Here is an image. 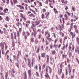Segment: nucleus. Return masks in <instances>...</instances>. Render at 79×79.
<instances>
[{
    "label": "nucleus",
    "instance_id": "nucleus-35",
    "mask_svg": "<svg viewBox=\"0 0 79 79\" xmlns=\"http://www.w3.org/2000/svg\"><path fill=\"white\" fill-rule=\"evenodd\" d=\"M73 23H71L70 24V28H72V29H73Z\"/></svg>",
    "mask_w": 79,
    "mask_h": 79
},
{
    "label": "nucleus",
    "instance_id": "nucleus-57",
    "mask_svg": "<svg viewBox=\"0 0 79 79\" xmlns=\"http://www.w3.org/2000/svg\"><path fill=\"white\" fill-rule=\"evenodd\" d=\"M64 74H62V76L61 78L62 79H64Z\"/></svg>",
    "mask_w": 79,
    "mask_h": 79
},
{
    "label": "nucleus",
    "instance_id": "nucleus-37",
    "mask_svg": "<svg viewBox=\"0 0 79 79\" xmlns=\"http://www.w3.org/2000/svg\"><path fill=\"white\" fill-rule=\"evenodd\" d=\"M69 58H70V57H71V55H72V53H71V52H69Z\"/></svg>",
    "mask_w": 79,
    "mask_h": 79
},
{
    "label": "nucleus",
    "instance_id": "nucleus-43",
    "mask_svg": "<svg viewBox=\"0 0 79 79\" xmlns=\"http://www.w3.org/2000/svg\"><path fill=\"white\" fill-rule=\"evenodd\" d=\"M75 32L77 34H79V30H78V29H75Z\"/></svg>",
    "mask_w": 79,
    "mask_h": 79
},
{
    "label": "nucleus",
    "instance_id": "nucleus-49",
    "mask_svg": "<svg viewBox=\"0 0 79 79\" xmlns=\"http://www.w3.org/2000/svg\"><path fill=\"white\" fill-rule=\"evenodd\" d=\"M26 23H28V24H30L31 23V21L29 20H28L27 21Z\"/></svg>",
    "mask_w": 79,
    "mask_h": 79
},
{
    "label": "nucleus",
    "instance_id": "nucleus-6",
    "mask_svg": "<svg viewBox=\"0 0 79 79\" xmlns=\"http://www.w3.org/2000/svg\"><path fill=\"white\" fill-rule=\"evenodd\" d=\"M27 63L28 65V66L30 67V69H31V60H30V59H28V60Z\"/></svg>",
    "mask_w": 79,
    "mask_h": 79
},
{
    "label": "nucleus",
    "instance_id": "nucleus-23",
    "mask_svg": "<svg viewBox=\"0 0 79 79\" xmlns=\"http://www.w3.org/2000/svg\"><path fill=\"white\" fill-rule=\"evenodd\" d=\"M45 53L44 52L42 53L41 54V56L43 57V58H45Z\"/></svg>",
    "mask_w": 79,
    "mask_h": 79
},
{
    "label": "nucleus",
    "instance_id": "nucleus-52",
    "mask_svg": "<svg viewBox=\"0 0 79 79\" xmlns=\"http://www.w3.org/2000/svg\"><path fill=\"white\" fill-rule=\"evenodd\" d=\"M53 27H52L51 28V32H54V31H53Z\"/></svg>",
    "mask_w": 79,
    "mask_h": 79
},
{
    "label": "nucleus",
    "instance_id": "nucleus-46",
    "mask_svg": "<svg viewBox=\"0 0 79 79\" xmlns=\"http://www.w3.org/2000/svg\"><path fill=\"white\" fill-rule=\"evenodd\" d=\"M26 34L27 35V36H29V35H30V33H29V32H27Z\"/></svg>",
    "mask_w": 79,
    "mask_h": 79
},
{
    "label": "nucleus",
    "instance_id": "nucleus-1",
    "mask_svg": "<svg viewBox=\"0 0 79 79\" xmlns=\"http://www.w3.org/2000/svg\"><path fill=\"white\" fill-rule=\"evenodd\" d=\"M60 69H58V74L59 75H61L62 73V70H63V66L62 65V63H60Z\"/></svg>",
    "mask_w": 79,
    "mask_h": 79
},
{
    "label": "nucleus",
    "instance_id": "nucleus-29",
    "mask_svg": "<svg viewBox=\"0 0 79 79\" xmlns=\"http://www.w3.org/2000/svg\"><path fill=\"white\" fill-rule=\"evenodd\" d=\"M67 61L68 63H69V62H70V60H69V58H67Z\"/></svg>",
    "mask_w": 79,
    "mask_h": 79
},
{
    "label": "nucleus",
    "instance_id": "nucleus-40",
    "mask_svg": "<svg viewBox=\"0 0 79 79\" xmlns=\"http://www.w3.org/2000/svg\"><path fill=\"white\" fill-rule=\"evenodd\" d=\"M3 31H2V30L0 29V34H3Z\"/></svg>",
    "mask_w": 79,
    "mask_h": 79
},
{
    "label": "nucleus",
    "instance_id": "nucleus-36",
    "mask_svg": "<svg viewBox=\"0 0 79 79\" xmlns=\"http://www.w3.org/2000/svg\"><path fill=\"white\" fill-rule=\"evenodd\" d=\"M12 71L14 74L16 73V71H15V70L13 69H12Z\"/></svg>",
    "mask_w": 79,
    "mask_h": 79
},
{
    "label": "nucleus",
    "instance_id": "nucleus-53",
    "mask_svg": "<svg viewBox=\"0 0 79 79\" xmlns=\"http://www.w3.org/2000/svg\"><path fill=\"white\" fill-rule=\"evenodd\" d=\"M65 48V46L64 45L63 48H61V49H62V50H64Z\"/></svg>",
    "mask_w": 79,
    "mask_h": 79
},
{
    "label": "nucleus",
    "instance_id": "nucleus-41",
    "mask_svg": "<svg viewBox=\"0 0 79 79\" xmlns=\"http://www.w3.org/2000/svg\"><path fill=\"white\" fill-rule=\"evenodd\" d=\"M58 27H59V28H60L61 29H63V28H62L61 26V25L58 24Z\"/></svg>",
    "mask_w": 79,
    "mask_h": 79
},
{
    "label": "nucleus",
    "instance_id": "nucleus-11",
    "mask_svg": "<svg viewBox=\"0 0 79 79\" xmlns=\"http://www.w3.org/2000/svg\"><path fill=\"white\" fill-rule=\"evenodd\" d=\"M40 23V21L38 22L37 21H36L34 23H35V26H37V25H39Z\"/></svg>",
    "mask_w": 79,
    "mask_h": 79
},
{
    "label": "nucleus",
    "instance_id": "nucleus-51",
    "mask_svg": "<svg viewBox=\"0 0 79 79\" xmlns=\"http://www.w3.org/2000/svg\"><path fill=\"white\" fill-rule=\"evenodd\" d=\"M57 41H58V38H56L54 41V44H56Z\"/></svg>",
    "mask_w": 79,
    "mask_h": 79
},
{
    "label": "nucleus",
    "instance_id": "nucleus-63",
    "mask_svg": "<svg viewBox=\"0 0 79 79\" xmlns=\"http://www.w3.org/2000/svg\"><path fill=\"white\" fill-rule=\"evenodd\" d=\"M77 42H79V38H78V37H77Z\"/></svg>",
    "mask_w": 79,
    "mask_h": 79
},
{
    "label": "nucleus",
    "instance_id": "nucleus-9",
    "mask_svg": "<svg viewBox=\"0 0 79 79\" xmlns=\"http://www.w3.org/2000/svg\"><path fill=\"white\" fill-rule=\"evenodd\" d=\"M9 74H10V75H11L12 77H14V75H13V73L11 72V70H9Z\"/></svg>",
    "mask_w": 79,
    "mask_h": 79
},
{
    "label": "nucleus",
    "instance_id": "nucleus-30",
    "mask_svg": "<svg viewBox=\"0 0 79 79\" xmlns=\"http://www.w3.org/2000/svg\"><path fill=\"white\" fill-rule=\"evenodd\" d=\"M74 74H72L70 77V79H73V78H74Z\"/></svg>",
    "mask_w": 79,
    "mask_h": 79
},
{
    "label": "nucleus",
    "instance_id": "nucleus-28",
    "mask_svg": "<svg viewBox=\"0 0 79 79\" xmlns=\"http://www.w3.org/2000/svg\"><path fill=\"white\" fill-rule=\"evenodd\" d=\"M49 37H50V34L48 33V36H46V39H47L48 40V39H49Z\"/></svg>",
    "mask_w": 79,
    "mask_h": 79
},
{
    "label": "nucleus",
    "instance_id": "nucleus-61",
    "mask_svg": "<svg viewBox=\"0 0 79 79\" xmlns=\"http://www.w3.org/2000/svg\"><path fill=\"white\" fill-rule=\"evenodd\" d=\"M61 44H59L58 46V49L60 48L61 47Z\"/></svg>",
    "mask_w": 79,
    "mask_h": 79
},
{
    "label": "nucleus",
    "instance_id": "nucleus-15",
    "mask_svg": "<svg viewBox=\"0 0 79 79\" xmlns=\"http://www.w3.org/2000/svg\"><path fill=\"white\" fill-rule=\"evenodd\" d=\"M5 20L7 22H9L10 21V18L8 16L6 17L5 18Z\"/></svg>",
    "mask_w": 79,
    "mask_h": 79
},
{
    "label": "nucleus",
    "instance_id": "nucleus-34",
    "mask_svg": "<svg viewBox=\"0 0 79 79\" xmlns=\"http://www.w3.org/2000/svg\"><path fill=\"white\" fill-rule=\"evenodd\" d=\"M39 70L40 71H41V66H40V64H39Z\"/></svg>",
    "mask_w": 79,
    "mask_h": 79
},
{
    "label": "nucleus",
    "instance_id": "nucleus-22",
    "mask_svg": "<svg viewBox=\"0 0 79 79\" xmlns=\"http://www.w3.org/2000/svg\"><path fill=\"white\" fill-rule=\"evenodd\" d=\"M10 35L11 36V38H10V39H12V40H14L13 39V33H11L10 34Z\"/></svg>",
    "mask_w": 79,
    "mask_h": 79
},
{
    "label": "nucleus",
    "instance_id": "nucleus-54",
    "mask_svg": "<svg viewBox=\"0 0 79 79\" xmlns=\"http://www.w3.org/2000/svg\"><path fill=\"white\" fill-rule=\"evenodd\" d=\"M10 52V51L8 50H7L6 53V55H5V56H6V55H7V54H8V52Z\"/></svg>",
    "mask_w": 79,
    "mask_h": 79
},
{
    "label": "nucleus",
    "instance_id": "nucleus-5",
    "mask_svg": "<svg viewBox=\"0 0 79 79\" xmlns=\"http://www.w3.org/2000/svg\"><path fill=\"white\" fill-rule=\"evenodd\" d=\"M75 52L77 53H78V54H79V47L77 46H76Z\"/></svg>",
    "mask_w": 79,
    "mask_h": 79
},
{
    "label": "nucleus",
    "instance_id": "nucleus-48",
    "mask_svg": "<svg viewBox=\"0 0 79 79\" xmlns=\"http://www.w3.org/2000/svg\"><path fill=\"white\" fill-rule=\"evenodd\" d=\"M16 66L19 68V64L18 63H16Z\"/></svg>",
    "mask_w": 79,
    "mask_h": 79
},
{
    "label": "nucleus",
    "instance_id": "nucleus-38",
    "mask_svg": "<svg viewBox=\"0 0 79 79\" xmlns=\"http://www.w3.org/2000/svg\"><path fill=\"white\" fill-rule=\"evenodd\" d=\"M15 4H16V3H18V1L16 0H13Z\"/></svg>",
    "mask_w": 79,
    "mask_h": 79
},
{
    "label": "nucleus",
    "instance_id": "nucleus-39",
    "mask_svg": "<svg viewBox=\"0 0 79 79\" xmlns=\"http://www.w3.org/2000/svg\"><path fill=\"white\" fill-rule=\"evenodd\" d=\"M66 13H67V14H68L69 16H70V15H71L70 13H69V12H68V11H67Z\"/></svg>",
    "mask_w": 79,
    "mask_h": 79
},
{
    "label": "nucleus",
    "instance_id": "nucleus-32",
    "mask_svg": "<svg viewBox=\"0 0 79 79\" xmlns=\"http://www.w3.org/2000/svg\"><path fill=\"white\" fill-rule=\"evenodd\" d=\"M49 2H50V3H52V1L53 2V3H55V1L54 0H48Z\"/></svg>",
    "mask_w": 79,
    "mask_h": 79
},
{
    "label": "nucleus",
    "instance_id": "nucleus-44",
    "mask_svg": "<svg viewBox=\"0 0 79 79\" xmlns=\"http://www.w3.org/2000/svg\"><path fill=\"white\" fill-rule=\"evenodd\" d=\"M73 48H72V50L73 52H74V45H73L72 46Z\"/></svg>",
    "mask_w": 79,
    "mask_h": 79
},
{
    "label": "nucleus",
    "instance_id": "nucleus-45",
    "mask_svg": "<svg viewBox=\"0 0 79 79\" xmlns=\"http://www.w3.org/2000/svg\"><path fill=\"white\" fill-rule=\"evenodd\" d=\"M72 10H73V11H76V10H75V8L73 7V6L72 7Z\"/></svg>",
    "mask_w": 79,
    "mask_h": 79
},
{
    "label": "nucleus",
    "instance_id": "nucleus-33",
    "mask_svg": "<svg viewBox=\"0 0 79 79\" xmlns=\"http://www.w3.org/2000/svg\"><path fill=\"white\" fill-rule=\"evenodd\" d=\"M40 50V47H39V48H37V51L36 52L37 53H39V52Z\"/></svg>",
    "mask_w": 79,
    "mask_h": 79
},
{
    "label": "nucleus",
    "instance_id": "nucleus-24",
    "mask_svg": "<svg viewBox=\"0 0 79 79\" xmlns=\"http://www.w3.org/2000/svg\"><path fill=\"white\" fill-rule=\"evenodd\" d=\"M4 44H5V50H7V48H8V46L6 45V43H5V42H4Z\"/></svg>",
    "mask_w": 79,
    "mask_h": 79
},
{
    "label": "nucleus",
    "instance_id": "nucleus-50",
    "mask_svg": "<svg viewBox=\"0 0 79 79\" xmlns=\"http://www.w3.org/2000/svg\"><path fill=\"white\" fill-rule=\"evenodd\" d=\"M31 24L32 25L34 26V27H35V23H34V22H32L31 23Z\"/></svg>",
    "mask_w": 79,
    "mask_h": 79
},
{
    "label": "nucleus",
    "instance_id": "nucleus-56",
    "mask_svg": "<svg viewBox=\"0 0 79 79\" xmlns=\"http://www.w3.org/2000/svg\"><path fill=\"white\" fill-rule=\"evenodd\" d=\"M19 8H20V9H24V7H23V6H19Z\"/></svg>",
    "mask_w": 79,
    "mask_h": 79
},
{
    "label": "nucleus",
    "instance_id": "nucleus-16",
    "mask_svg": "<svg viewBox=\"0 0 79 79\" xmlns=\"http://www.w3.org/2000/svg\"><path fill=\"white\" fill-rule=\"evenodd\" d=\"M4 13H7V11H8V9L7 8H5L3 10Z\"/></svg>",
    "mask_w": 79,
    "mask_h": 79
},
{
    "label": "nucleus",
    "instance_id": "nucleus-62",
    "mask_svg": "<svg viewBox=\"0 0 79 79\" xmlns=\"http://www.w3.org/2000/svg\"><path fill=\"white\" fill-rule=\"evenodd\" d=\"M45 66H46V65H45V64H43V68L44 69V68H45Z\"/></svg>",
    "mask_w": 79,
    "mask_h": 79
},
{
    "label": "nucleus",
    "instance_id": "nucleus-59",
    "mask_svg": "<svg viewBox=\"0 0 79 79\" xmlns=\"http://www.w3.org/2000/svg\"><path fill=\"white\" fill-rule=\"evenodd\" d=\"M13 57H14V60H15L17 59L16 58V56L14 55Z\"/></svg>",
    "mask_w": 79,
    "mask_h": 79
},
{
    "label": "nucleus",
    "instance_id": "nucleus-13",
    "mask_svg": "<svg viewBox=\"0 0 79 79\" xmlns=\"http://www.w3.org/2000/svg\"><path fill=\"white\" fill-rule=\"evenodd\" d=\"M21 51H19L18 52V55H17V58L18 59H19V55H21Z\"/></svg>",
    "mask_w": 79,
    "mask_h": 79
},
{
    "label": "nucleus",
    "instance_id": "nucleus-31",
    "mask_svg": "<svg viewBox=\"0 0 79 79\" xmlns=\"http://www.w3.org/2000/svg\"><path fill=\"white\" fill-rule=\"evenodd\" d=\"M48 34H49V33H48V30L46 31H45V36H46V35H47V34H48Z\"/></svg>",
    "mask_w": 79,
    "mask_h": 79
},
{
    "label": "nucleus",
    "instance_id": "nucleus-47",
    "mask_svg": "<svg viewBox=\"0 0 79 79\" xmlns=\"http://www.w3.org/2000/svg\"><path fill=\"white\" fill-rule=\"evenodd\" d=\"M42 19H44L45 17V15L44 14H42Z\"/></svg>",
    "mask_w": 79,
    "mask_h": 79
},
{
    "label": "nucleus",
    "instance_id": "nucleus-12",
    "mask_svg": "<svg viewBox=\"0 0 79 79\" xmlns=\"http://www.w3.org/2000/svg\"><path fill=\"white\" fill-rule=\"evenodd\" d=\"M8 73L7 72L6 73V74L5 75V78L6 79H8Z\"/></svg>",
    "mask_w": 79,
    "mask_h": 79
},
{
    "label": "nucleus",
    "instance_id": "nucleus-17",
    "mask_svg": "<svg viewBox=\"0 0 79 79\" xmlns=\"http://www.w3.org/2000/svg\"><path fill=\"white\" fill-rule=\"evenodd\" d=\"M64 16L65 18V20H68V15H67L66 14H65L64 15Z\"/></svg>",
    "mask_w": 79,
    "mask_h": 79
},
{
    "label": "nucleus",
    "instance_id": "nucleus-10",
    "mask_svg": "<svg viewBox=\"0 0 79 79\" xmlns=\"http://www.w3.org/2000/svg\"><path fill=\"white\" fill-rule=\"evenodd\" d=\"M24 79H27V74L26 73V71L24 72Z\"/></svg>",
    "mask_w": 79,
    "mask_h": 79
},
{
    "label": "nucleus",
    "instance_id": "nucleus-27",
    "mask_svg": "<svg viewBox=\"0 0 79 79\" xmlns=\"http://www.w3.org/2000/svg\"><path fill=\"white\" fill-rule=\"evenodd\" d=\"M72 70V69H69L68 71L69 74H71Z\"/></svg>",
    "mask_w": 79,
    "mask_h": 79
},
{
    "label": "nucleus",
    "instance_id": "nucleus-18",
    "mask_svg": "<svg viewBox=\"0 0 79 79\" xmlns=\"http://www.w3.org/2000/svg\"><path fill=\"white\" fill-rule=\"evenodd\" d=\"M55 53H56V51H55V50H52V55H55Z\"/></svg>",
    "mask_w": 79,
    "mask_h": 79
},
{
    "label": "nucleus",
    "instance_id": "nucleus-64",
    "mask_svg": "<svg viewBox=\"0 0 79 79\" xmlns=\"http://www.w3.org/2000/svg\"><path fill=\"white\" fill-rule=\"evenodd\" d=\"M4 33L5 34V35H7L8 34L7 32L6 31H4Z\"/></svg>",
    "mask_w": 79,
    "mask_h": 79
},
{
    "label": "nucleus",
    "instance_id": "nucleus-4",
    "mask_svg": "<svg viewBox=\"0 0 79 79\" xmlns=\"http://www.w3.org/2000/svg\"><path fill=\"white\" fill-rule=\"evenodd\" d=\"M4 45H5L4 42L3 43L1 42L0 43V47H1L2 50H4Z\"/></svg>",
    "mask_w": 79,
    "mask_h": 79
},
{
    "label": "nucleus",
    "instance_id": "nucleus-60",
    "mask_svg": "<svg viewBox=\"0 0 79 79\" xmlns=\"http://www.w3.org/2000/svg\"><path fill=\"white\" fill-rule=\"evenodd\" d=\"M68 69H71V65L70 64H69L68 65Z\"/></svg>",
    "mask_w": 79,
    "mask_h": 79
},
{
    "label": "nucleus",
    "instance_id": "nucleus-21",
    "mask_svg": "<svg viewBox=\"0 0 79 79\" xmlns=\"http://www.w3.org/2000/svg\"><path fill=\"white\" fill-rule=\"evenodd\" d=\"M41 37H42V34L40 33L38 35V38L39 39H40Z\"/></svg>",
    "mask_w": 79,
    "mask_h": 79
},
{
    "label": "nucleus",
    "instance_id": "nucleus-14",
    "mask_svg": "<svg viewBox=\"0 0 79 79\" xmlns=\"http://www.w3.org/2000/svg\"><path fill=\"white\" fill-rule=\"evenodd\" d=\"M45 76L47 77V79H50V77H49V75H48V73H47V72H46Z\"/></svg>",
    "mask_w": 79,
    "mask_h": 79
},
{
    "label": "nucleus",
    "instance_id": "nucleus-8",
    "mask_svg": "<svg viewBox=\"0 0 79 79\" xmlns=\"http://www.w3.org/2000/svg\"><path fill=\"white\" fill-rule=\"evenodd\" d=\"M31 42H34V38H32V37L33 35V32H32L31 33Z\"/></svg>",
    "mask_w": 79,
    "mask_h": 79
},
{
    "label": "nucleus",
    "instance_id": "nucleus-58",
    "mask_svg": "<svg viewBox=\"0 0 79 79\" xmlns=\"http://www.w3.org/2000/svg\"><path fill=\"white\" fill-rule=\"evenodd\" d=\"M2 55H4L5 54V52L4 51V49L2 50Z\"/></svg>",
    "mask_w": 79,
    "mask_h": 79
},
{
    "label": "nucleus",
    "instance_id": "nucleus-20",
    "mask_svg": "<svg viewBox=\"0 0 79 79\" xmlns=\"http://www.w3.org/2000/svg\"><path fill=\"white\" fill-rule=\"evenodd\" d=\"M14 39L16 40V33L15 32L14 33Z\"/></svg>",
    "mask_w": 79,
    "mask_h": 79
},
{
    "label": "nucleus",
    "instance_id": "nucleus-55",
    "mask_svg": "<svg viewBox=\"0 0 79 79\" xmlns=\"http://www.w3.org/2000/svg\"><path fill=\"white\" fill-rule=\"evenodd\" d=\"M67 36L66 35H65V36L64 38V40H65L66 39H67Z\"/></svg>",
    "mask_w": 79,
    "mask_h": 79
},
{
    "label": "nucleus",
    "instance_id": "nucleus-7",
    "mask_svg": "<svg viewBox=\"0 0 79 79\" xmlns=\"http://www.w3.org/2000/svg\"><path fill=\"white\" fill-rule=\"evenodd\" d=\"M47 59L46 61V62L48 63V62H49V61L50 60V57L48 55H47Z\"/></svg>",
    "mask_w": 79,
    "mask_h": 79
},
{
    "label": "nucleus",
    "instance_id": "nucleus-42",
    "mask_svg": "<svg viewBox=\"0 0 79 79\" xmlns=\"http://www.w3.org/2000/svg\"><path fill=\"white\" fill-rule=\"evenodd\" d=\"M35 61V58L33 57L32 58V61L33 62H34V61Z\"/></svg>",
    "mask_w": 79,
    "mask_h": 79
},
{
    "label": "nucleus",
    "instance_id": "nucleus-26",
    "mask_svg": "<svg viewBox=\"0 0 79 79\" xmlns=\"http://www.w3.org/2000/svg\"><path fill=\"white\" fill-rule=\"evenodd\" d=\"M56 43H54V44L53 45V48H57L58 47V45L56 44Z\"/></svg>",
    "mask_w": 79,
    "mask_h": 79
},
{
    "label": "nucleus",
    "instance_id": "nucleus-3",
    "mask_svg": "<svg viewBox=\"0 0 79 79\" xmlns=\"http://www.w3.org/2000/svg\"><path fill=\"white\" fill-rule=\"evenodd\" d=\"M28 76L29 78L31 79L32 77H33L32 75V73H31V70L30 69L28 70Z\"/></svg>",
    "mask_w": 79,
    "mask_h": 79
},
{
    "label": "nucleus",
    "instance_id": "nucleus-2",
    "mask_svg": "<svg viewBox=\"0 0 79 79\" xmlns=\"http://www.w3.org/2000/svg\"><path fill=\"white\" fill-rule=\"evenodd\" d=\"M49 68V73H52V68H51V67H50L48 65L47 66H46V69H45L46 73H48V69Z\"/></svg>",
    "mask_w": 79,
    "mask_h": 79
},
{
    "label": "nucleus",
    "instance_id": "nucleus-19",
    "mask_svg": "<svg viewBox=\"0 0 79 79\" xmlns=\"http://www.w3.org/2000/svg\"><path fill=\"white\" fill-rule=\"evenodd\" d=\"M16 26L18 27H19V26H21V23L19 22H18L16 24Z\"/></svg>",
    "mask_w": 79,
    "mask_h": 79
},
{
    "label": "nucleus",
    "instance_id": "nucleus-25",
    "mask_svg": "<svg viewBox=\"0 0 79 79\" xmlns=\"http://www.w3.org/2000/svg\"><path fill=\"white\" fill-rule=\"evenodd\" d=\"M20 37V34H19V32L18 31H17V37L19 38Z\"/></svg>",
    "mask_w": 79,
    "mask_h": 79
}]
</instances>
